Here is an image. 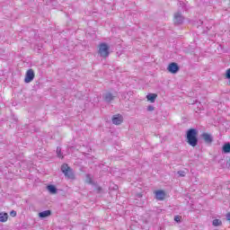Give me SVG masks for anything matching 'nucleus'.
<instances>
[{"label": "nucleus", "instance_id": "obj_22", "mask_svg": "<svg viewBox=\"0 0 230 230\" xmlns=\"http://www.w3.org/2000/svg\"><path fill=\"white\" fill-rule=\"evenodd\" d=\"M10 216H11V217H17V212H16L15 210H12V211L10 212Z\"/></svg>", "mask_w": 230, "mask_h": 230}, {"label": "nucleus", "instance_id": "obj_3", "mask_svg": "<svg viewBox=\"0 0 230 230\" xmlns=\"http://www.w3.org/2000/svg\"><path fill=\"white\" fill-rule=\"evenodd\" d=\"M61 172L64 173L65 177L68 179H75V174H73V170L69 167V165L64 164L61 166Z\"/></svg>", "mask_w": 230, "mask_h": 230}, {"label": "nucleus", "instance_id": "obj_12", "mask_svg": "<svg viewBox=\"0 0 230 230\" xmlns=\"http://www.w3.org/2000/svg\"><path fill=\"white\" fill-rule=\"evenodd\" d=\"M51 216V210H45L39 213L40 218H47V217Z\"/></svg>", "mask_w": 230, "mask_h": 230}, {"label": "nucleus", "instance_id": "obj_10", "mask_svg": "<svg viewBox=\"0 0 230 230\" xmlns=\"http://www.w3.org/2000/svg\"><path fill=\"white\" fill-rule=\"evenodd\" d=\"M156 98H157V94L155 93H148L146 95L147 102H150L151 103H155Z\"/></svg>", "mask_w": 230, "mask_h": 230}, {"label": "nucleus", "instance_id": "obj_15", "mask_svg": "<svg viewBox=\"0 0 230 230\" xmlns=\"http://www.w3.org/2000/svg\"><path fill=\"white\" fill-rule=\"evenodd\" d=\"M223 152H224V154H229L230 153V144L229 143L225 144L223 146Z\"/></svg>", "mask_w": 230, "mask_h": 230}, {"label": "nucleus", "instance_id": "obj_7", "mask_svg": "<svg viewBox=\"0 0 230 230\" xmlns=\"http://www.w3.org/2000/svg\"><path fill=\"white\" fill-rule=\"evenodd\" d=\"M113 125H121L123 123V116L118 114L114 115L112 118Z\"/></svg>", "mask_w": 230, "mask_h": 230}, {"label": "nucleus", "instance_id": "obj_16", "mask_svg": "<svg viewBox=\"0 0 230 230\" xmlns=\"http://www.w3.org/2000/svg\"><path fill=\"white\" fill-rule=\"evenodd\" d=\"M212 225L215 227H218V226H222V220H220V219H214L213 222H212Z\"/></svg>", "mask_w": 230, "mask_h": 230}, {"label": "nucleus", "instance_id": "obj_25", "mask_svg": "<svg viewBox=\"0 0 230 230\" xmlns=\"http://www.w3.org/2000/svg\"><path fill=\"white\" fill-rule=\"evenodd\" d=\"M229 166H230V160H229Z\"/></svg>", "mask_w": 230, "mask_h": 230}, {"label": "nucleus", "instance_id": "obj_21", "mask_svg": "<svg viewBox=\"0 0 230 230\" xmlns=\"http://www.w3.org/2000/svg\"><path fill=\"white\" fill-rule=\"evenodd\" d=\"M178 175H179L180 177H184V176L186 175V172H184V171H179V172H178Z\"/></svg>", "mask_w": 230, "mask_h": 230}, {"label": "nucleus", "instance_id": "obj_19", "mask_svg": "<svg viewBox=\"0 0 230 230\" xmlns=\"http://www.w3.org/2000/svg\"><path fill=\"white\" fill-rule=\"evenodd\" d=\"M57 154H58V156H59V157H62V149L60 148V147H58L57 148Z\"/></svg>", "mask_w": 230, "mask_h": 230}, {"label": "nucleus", "instance_id": "obj_6", "mask_svg": "<svg viewBox=\"0 0 230 230\" xmlns=\"http://www.w3.org/2000/svg\"><path fill=\"white\" fill-rule=\"evenodd\" d=\"M103 100L107 102V103H111L116 98V95L112 94L110 92H106L105 93L102 94Z\"/></svg>", "mask_w": 230, "mask_h": 230}, {"label": "nucleus", "instance_id": "obj_4", "mask_svg": "<svg viewBox=\"0 0 230 230\" xmlns=\"http://www.w3.org/2000/svg\"><path fill=\"white\" fill-rule=\"evenodd\" d=\"M33 78H35V72H33V69H29L25 74V84H30L31 82H33Z\"/></svg>", "mask_w": 230, "mask_h": 230}, {"label": "nucleus", "instance_id": "obj_9", "mask_svg": "<svg viewBox=\"0 0 230 230\" xmlns=\"http://www.w3.org/2000/svg\"><path fill=\"white\" fill-rule=\"evenodd\" d=\"M184 21V18L182 17V14L181 13H176L174 14V22H177V24H181Z\"/></svg>", "mask_w": 230, "mask_h": 230}, {"label": "nucleus", "instance_id": "obj_1", "mask_svg": "<svg viewBox=\"0 0 230 230\" xmlns=\"http://www.w3.org/2000/svg\"><path fill=\"white\" fill-rule=\"evenodd\" d=\"M187 143H189L190 146H197L199 143V139L197 138V129L190 128L187 131Z\"/></svg>", "mask_w": 230, "mask_h": 230}, {"label": "nucleus", "instance_id": "obj_18", "mask_svg": "<svg viewBox=\"0 0 230 230\" xmlns=\"http://www.w3.org/2000/svg\"><path fill=\"white\" fill-rule=\"evenodd\" d=\"M226 78L227 80L230 79V68L226 69Z\"/></svg>", "mask_w": 230, "mask_h": 230}, {"label": "nucleus", "instance_id": "obj_13", "mask_svg": "<svg viewBox=\"0 0 230 230\" xmlns=\"http://www.w3.org/2000/svg\"><path fill=\"white\" fill-rule=\"evenodd\" d=\"M0 222L2 223L8 222V213L0 212Z\"/></svg>", "mask_w": 230, "mask_h": 230}, {"label": "nucleus", "instance_id": "obj_14", "mask_svg": "<svg viewBox=\"0 0 230 230\" xmlns=\"http://www.w3.org/2000/svg\"><path fill=\"white\" fill-rule=\"evenodd\" d=\"M48 191H49L52 195L57 194V187L55 185H48L47 186Z\"/></svg>", "mask_w": 230, "mask_h": 230}, {"label": "nucleus", "instance_id": "obj_5", "mask_svg": "<svg viewBox=\"0 0 230 230\" xmlns=\"http://www.w3.org/2000/svg\"><path fill=\"white\" fill-rule=\"evenodd\" d=\"M167 70L169 71V73L175 75L179 72V65H177V63H171L169 64Z\"/></svg>", "mask_w": 230, "mask_h": 230}, {"label": "nucleus", "instance_id": "obj_2", "mask_svg": "<svg viewBox=\"0 0 230 230\" xmlns=\"http://www.w3.org/2000/svg\"><path fill=\"white\" fill-rule=\"evenodd\" d=\"M98 55L102 58H107L111 55V47L106 42H102L98 46Z\"/></svg>", "mask_w": 230, "mask_h": 230}, {"label": "nucleus", "instance_id": "obj_11", "mask_svg": "<svg viewBox=\"0 0 230 230\" xmlns=\"http://www.w3.org/2000/svg\"><path fill=\"white\" fill-rule=\"evenodd\" d=\"M201 137L204 139L205 143H212L213 141V137H211V135L208 133H203Z\"/></svg>", "mask_w": 230, "mask_h": 230}, {"label": "nucleus", "instance_id": "obj_20", "mask_svg": "<svg viewBox=\"0 0 230 230\" xmlns=\"http://www.w3.org/2000/svg\"><path fill=\"white\" fill-rule=\"evenodd\" d=\"M155 109V108L154 106H152V105L147 106V111H148L149 112L154 111Z\"/></svg>", "mask_w": 230, "mask_h": 230}, {"label": "nucleus", "instance_id": "obj_17", "mask_svg": "<svg viewBox=\"0 0 230 230\" xmlns=\"http://www.w3.org/2000/svg\"><path fill=\"white\" fill-rule=\"evenodd\" d=\"M85 182H87L88 184L93 183V178L89 174H86Z\"/></svg>", "mask_w": 230, "mask_h": 230}, {"label": "nucleus", "instance_id": "obj_26", "mask_svg": "<svg viewBox=\"0 0 230 230\" xmlns=\"http://www.w3.org/2000/svg\"><path fill=\"white\" fill-rule=\"evenodd\" d=\"M229 84H230V79H229Z\"/></svg>", "mask_w": 230, "mask_h": 230}, {"label": "nucleus", "instance_id": "obj_23", "mask_svg": "<svg viewBox=\"0 0 230 230\" xmlns=\"http://www.w3.org/2000/svg\"><path fill=\"white\" fill-rule=\"evenodd\" d=\"M174 221H175V222H181V217L176 216V217H174Z\"/></svg>", "mask_w": 230, "mask_h": 230}, {"label": "nucleus", "instance_id": "obj_24", "mask_svg": "<svg viewBox=\"0 0 230 230\" xmlns=\"http://www.w3.org/2000/svg\"><path fill=\"white\" fill-rule=\"evenodd\" d=\"M115 190H118V185H115V188H114Z\"/></svg>", "mask_w": 230, "mask_h": 230}, {"label": "nucleus", "instance_id": "obj_8", "mask_svg": "<svg viewBox=\"0 0 230 230\" xmlns=\"http://www.w3.org/2000/svg\"><path fill=\"white\" fill-rule=\"evenodd\" d=\"M155 193L157 200H164V197H166L164 190H156Z\"/></svg>", "mask_w": 230, "mask_h": 230}]
</instances>
